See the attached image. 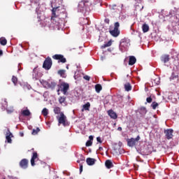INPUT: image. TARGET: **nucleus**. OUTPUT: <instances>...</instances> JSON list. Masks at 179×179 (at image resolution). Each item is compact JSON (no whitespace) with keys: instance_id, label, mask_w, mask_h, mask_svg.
<instances>
[{"instance_id":"f257e3e1","label":"nucleus","mask_w":179,"mask_h":179,"mask_svg":"<svg viewBox=\"0 0 179 179\" xmlns=\"http://www.w3.org/2000/svg\"><path fill=\"white\" fill-rule=\"evenodd\" d=\"M57 94L59 96L60 92L64 94V96H68L69 90V83L63 82L57 85Z\"/></svg>"},{"instance_id":"f03ea898","label":"nucleus","mask_w":179,"mask_h":179,"mask_svg":"<svg viewBox=\"0 0 179 179\" xmlns=\"http://www.w3.org/2000/svg\"><path fill=\"white\" fill-rule=\"evenodd\" d=\"M58 10V8H53L52 10V17H51V22L53 23V24H55V26L59 25V17L57 15L55 12Z\"/></svg>"},{"instance_id":"7ed1b4c3","label":"nucleus","mask_w":179,"mask_h":179,"mask_svg":"<svg viewBox=\"0 0 179 179\" xmlns=\"http://www.w3.org/2000/svg\"><path fill=\"white\" fill-rule=\"evenodd\" d=\"M120 22H117L114 24V29L110 30L109 33L113 37H118L120 36Z\"/></svg>"},{"instance_id":"20e7f679","label":"nucleus","mask_w":179,"mask_h":179,"mask_svg":"<svg viewBox=\"0 0 179 179\" xmlns=\"http://www.w3.org/2000/svg\"><path fill=\"white\" fill-rule=\"evenodd\" d=\"M51 66H52V60L51 59V57H48L43 62V69H45V71H50Z\"/></svg>"},{"instance_id":"39448f33","label":"nucleus","mask_w":179,"mask_h":179,"mask_svg":"<svg viewBox=\"0 0 179 179\" xmlns=\"http://www.w3.org/2000/svg\"><path fill=\"white\" fill-rule=\"evenodd\" d=\"M141 141V136L138 135L136 138H127V146H129V148H134L138 142Z\"/></svg>"},{"instance_id":"423d86ee","label":"nucleus","mask_w":179,"mask_h":179,"mask_svg":"<svg viewBox=\"0 0 179 179\" xmlns=\"http://www.w3.org/2000/svg\"><path fill=\"white\" fill-rule=\"evenodd\" d=\"M131 45V43H129V40L127 38H123L120 41V49L121 51H124V50H127L129 46Z\"/></svg>"},{"instance_id":"0eeeda50","label":"nucleus","mask_w":179,"mask_h":179,"mask_svg":"<svg viewBox=\"0 0 179 179\" xmlns=\"http://www.w3.org/2000/svg\"><path fill=\"white\" fill-rule=\"evenodd\" d=\"M52 58L58 61V62H62V64H65V62H66V58H65L62 55L56 54L52 56Z\"/></svg>"},{"instance_id":"6e6552de","label":"nucleus","mask_w":179,"mask_h":179,"mask_svg":"<svg viewBox=\"0 0 179 179\" xmlns=\"http://www.w3.org/2000/svg\"><path fill=\"white\" fill-rule=\"evenodd\" d=\"M87 3H89V1L87 0H82L81 1L79 2L78 8L81 12H83V10H85L86 8L89 6Z\"/></svg>"},{"instance_id":"1a4fd4ad","label":"nucleus","mask_w":179,"mask_h":179,"mask_svg":"<svg viewBox=\"0 0 179 179\" xmlns=\"http://www.w3.org/2000/svg\"><path fill=\"white\" fill-rule=\"evenodd\" d=\"M164 134L166 139H173V134H174V130H173V129H165Z\"/></svg>"},{"instance_id":"9d476101","label":"nucleus","mask_w":179,"mask_h":179,"mask_svg":"<svg viewBox=\"0 0 179 179\" xmlns=\"http://www.w3.org/2000/svg\"><path fill=\"white\" fill-rule=\"evenodd\" d=\"M20 166L21 167V169H27V167H29V160L27 159H22L20 162Z\"/></svg>"},{"instance_id":"9b49d317","label":"nucleus","mask_w":179,"mask_h":179,"mask_svg":"<svg viewBox=\"0 0 179 179\" xmlns=\"http://www.w3.org/2000/svg\"><path fill=\"white\" fill-rule=\"evenodd\" d=\"M59 124H62L63 125H65L66 122V116L64 114V113H60V117L58 119Z\"/></svg>"},{"instance_id":"f8f14e48","label":"nucleus","mask_w":179,"mask_h":179,"mask_svg":"<svg viewBox=\"0 0 179 179\" xmlns=\"http://www.w3.org/2000/svg\"><path fill=\"white\" fill-rule=\"evenodd\" d=\"M12 138H13V134L10 132V130L8 129L6 134V139L8 143H12Z\"/></svg>"},{"instance_id":"ddd939ff","label":"nucleus","mask_w":179,"mask_h":179,"mask_svg":"<svg viewBox=\"0 0 179 179\" xmlns=\"http://www.w3.org/2000/svg\"><path fill=\"white\" fill-rule=\"evenodd\" d=\"M38 159V154L37 152H34L31 159V166H36V160Z\"/></svg>"},{"instance_id":"4468645a","label":"nucleus","mask_w":179,"mask_h":179,"mask_svg":"<svg viewBox=\"0 0 179 179\" xmlns=\"http://www.w3.org/2000/svg\"><path fill=\"white\" fill-rule=\"evenodd\" d=\"M108 114L109 117H110V118H112L113 120H117V118H118L117 113L115 112H114V110H109L108 111Z\"/></svg>"},{"instance_id":"2eb2a0df","label":"nucleus","mask_w":179,"mask_h":179,"mask_svg":"<svg viewBox=\"0 0 179 179\" xmlns=\"http://www.w3.org/2000/svg\"><path fill=\"white\" fill-rule=\"evenodd\" d=\"M138 113L143 117L146 115V113H148V110L146 109V107L142 106L138 109Z\"/></svg>"},{"instance_id":"dca6fc26","label":"nucleus","mask_w":179,"mask_h":179,"mask_svg":"<svg viewBox=\"0 0 179 179\" xmlns=\"http://www.w3.org/2000/svg\"><path fill=\"white\" fill-rule=\"evenodd\" d=\"M161 61L164 63V64H166V62H169V61H170V55H164V56H162L161 57Z\"/></svg>"},{"instance_id":"f3484780","label":"nucleus","mask_w":179,"mask_h":179,"mask_svg":"<svg viewBox=\"0 0 179 179\" xmlns=\"http://www.w3.org/2000/svg\"><path fill=\"white\" fill-rule=\"evenodd\" d=\"M136 63V57L134 56H129V65H135Z\"/></svg>"},{"instance_id":"a211bd4d","label":"nucleus","mask_w":179,"mask_h":179,"mask_svg":"<svg viewBox=\"0 0 179 179\" xmlns=\"http://www.w3.org/2000/svg\"><path fill=\"white\" fill-rule=\"evenodd\" d=\"M86 162L88 166H93L96 163V159L94 158H87Z\"/></svg>"},{"instance_id":"6ab92c4d","label":"nucleus","mask_w":179,"mask_h":179,"mask_svg":"<svg viewBox=\"0 0 179 179\" xmlns=\"http://www.w3.org/2000/svg\"><path fill=\"white\" fill-rule=\"evenodd\" d=\"M105 166L108 169H112V167H114V164H113V162H111V160H109V159L106 161Z\"/></svg>"},{"instance_id":"aec40b11","label":"nucleus","mask_w":179,"mask_h":179,"mask_svg":"<svg viewBox=\"0 0 179 179\" xmlns=\"http://www.w3.org/2000/svg\"><path fill=\"white\" fill-rule=\"evenodd\" d=\"M7 108H8V101H6V99H4L1 103V110H3V111H5V110H7Z\"/></svg>"},{"instance_id":"412c9836","label":"nucleus","mask_w":179,"mask_h":179,"mask_svg":"<svg viewBox=\"0 0 179 179\" xmlns=\"http://www.w3.org/2000/svg\"><path fill=\"white\" fill-rule=\"evenodd\" d=\"M22 115L24 117H29L31 115V113H30V110L29 109L24 110L21 112Z\"/></svg>"},{"instance_id":"4be33fe9","label":"nucleus","mask_w":179,"mask_h":179,"mask_svg":"<svg viewBox=\"0 0 179 179\" xmlns=\"http://www.w3.org/2000/svg\"><path fill=\"white\" fill-rule=\"evenodd\" d=\"M90 108V102H87L86 104H84L83 106V109H82V111H89Z\"/></svg>"},{"instance_id":"5701e85b","label":"nucleus","mask_w":179,"mask_h":179,"mask_svg":"<svg viewBox=\"0 0 179 179\" xmlns=\"http://www.w3.org/2000/svg\"><path fill=\"white\" fill-rule=\"evenodd\" d=\"M113 44V41L110 40L106 43L101 46V48L103 50L104 48H107V47H110Z\"/></svg>"},{"instance_id":"b1692460","label":"nucleus","mask_w":179,"mask_h":179,"mask_svg":"<svg viewBox=\"0 0 179 179\" xmlns=\"http://www.w3.org/2000/svg\"><path fill=\"white\" fill-rule=\"evenodd\" d=\"M124 89L126 92H131V90H132V86H131V84L129 83H127L124 85Z\"/></svg>"},{"instance_id":"393cba45","label":"nucleus","mask_w":179,"mask_h":179,"mask_svg":"<svg viewBox=\"0 0 179 179\" xmlns=\"http://www.w3.org/2000/svg\"><path fill=\"white\" fill-rule=\"evenodd\" d=\"M142 30L144 33H148V31H149V25H148V24H143L142 26Z\"/></svg>"},{"instance_id":"a878e982","label":"nucleus","mask_w":179,"mask_h":179,"mask_svg":"<svg viewBox=\"0 0 179 179\" xmlns=\"http://www.w3.org/2000/svg\"><path fill=\"white\" fill-rule=\"evenodd\" d=\"M7 43H8V41L5 37L0 38V44L1 45H6Z\"/></svg>"},{"instance_id":"bb28decb","label":"nucleus","mask_w":179,"mask_h":179,"mask_svg":"<svg viewBox=\"0 0 179 179\" xmlns=\"http://www.w3.org/2000/svg\"><path fill=\"white\" fill-rule=\"evenodd\" d=\"M102 89H103V87H101V85L96 84L95 85V90H96V93H100V92H101Z\"/></svg>"},{"instance_id":"cd10ccee","label":"nucleus","mask_w":179,"mask_h":179,"mask_svg":"<svg viewBox=\"0 0 179 179\" xmlns=\"http://www.w3.org/2000/svg\"><path fill=\"white\" fill-rule=\"evenodd\" d=\"M179 76L178 74H176L175 73H172L171 77H170V80H176V79H178Z\"/></svg>"},{"instance_id":"c85d7f7f","label":"nucleus","mask_w":179,"mask_h":179,"mask_svg":"<svg viewBox=\"0 0 179 179\" xmlns=\"http://www.w3.org/2000/svg\"><path fill=\"white\" fill-rule=\"evenodd\" d=\"M6 111L8 114H12L15 111L13 106L7 107Z\"/></svg>"},{"instance_id":"c756f323","label":"nucleus","mask_w":179,"mask_h":179,"mask_svg":"<svg viewBox=\"0 0 179 179\" xmlns=\"http://www.w3.org/2000/svg\"><path fill=\"white\" fill-rule=\"evenodd\" d=\"M66 100V97H65V96H59V103L60 104H62L63 103H65Z\"/></svg>"},{"instance_id":"7c9ffc66","label":"nucleus","mask_w":179,"mask_h":179,"mask_svg":"<svg viewBox=\"0 0 179 179\" xmlns=\"http://www.w3.org/2000/svg\"><path fill=\"white\" fill-rule=\"evenodd\" d=\"M13 83H14V85L16 86L17 85V77L13 76L11 79Z\"/></svg>"},{"instance_id":"2f4dec72","label":"nucleus","mask_w":179,"mask_h":179,"mask_svg":"<svg viewBox=\"0 0 179 179\" xmlns=\"http://www.w3.org/2000/svg\"><path fill=\"white\" fill-rule=\"evenodd\" d=\"M49 87L52 90H54L55 89V87H57V84L55 82H51L50 84H49Z\"/></svg>"},{"instance_id":"473e14b6","label":"nucleus","mask_w":179,"mask_h":179,"mask_svg":"<svg viewBox=\"0 0 179 179\" xmlns=\"http://www.w3.org/2000/svg\"><path fill=\"white\" fill-rule=\"evenodd\" d=\"M55 114H61V108L60 107H55L53 110Z\"/></svg>"},{"instance_id":"72a5a7b5","label":"nucleus","mask_w":179,"mask_h":179,"mask_svg":"<svg viewBox=\"0 0 179 179\" xmlns=\"http://www.w3.org/2000/svg\"><path fill=\"white\" fill-rule=\"evenodd\" d=\"M42 114L44 117H47L48 115V109L44 108L42 110Z\"/></svg>"},{"instance_id":"f704fd0d","label":"nucleus","mask_w":179,"mask_h":179,"mask_svg":"<svg viewBox=\"0 0 179 179\" xmlns=\"http://www.w3.org/2000/svg\"><path fill=\"white\" fill-rule=\"evenodd\" d=\"M158 106H159V103H157V102H156V101L152 102L151 104V107L153 110H156V108H157Z\"/></svg>"},{"instance_id":"c9c22d12","label":"nucleus","mask_w":179,"mask_h":179,"mask_svg":"<svg viewBox=\"0 0 179 179\" xmlns=\"http://www.w3.org/2000/svg\"><path fill=\"white\" fill-rule=\"evenodd\" d=\"M39 131H40V128H38V127H37L36 129H33L32 135H37V134H38Z\"/></svg>"},{"instance_id":"e433bc0d","label":"nucleus","mask_w":179,"mask_h":179,"mask_svg":"<svg viewBox=\"0 0 179 179\" xmlns=\"http://www.w3.org/2000/svg\"><path fill=\"white\" fill-rule=\"evenodd\" d=\"M86 146L89 147V146H92V145H93V141H90L88 140L87 142H86Z\"/></svg>"},{"instance_id":"4c0bfd02","label":"nucleus","mask_w":179,"mask_h":179,"mask_svg":"<svg viewBox=\"0 0 179 179\" xmlns=\"http://www.w3.org/2000/svg\"><path fill=\"white\" fill-rule=\"evenodd\" d=\"M58 73H59V76H64V75H65V71H64V70H59V71H58Z\"/></svg>"},{"instance_id":"58836bf2","label":"nucleus","mask_w":179,"mask_h":179,"mask_svg":"<svg viewBox=\"0 0 179 179\" xmlns=\"http://www.w3.org/2000/svg\"><path fill=\"white\" fill-rule=\"evenodd\" d=\"M83 79H85V80H90V76H83Z\"/></svg>"},{"instance_id":"ea45409f","label":"nucleus","mask_w":179,"mask_h":179,"mask_svg":"<svg viewBox=\"0 0 179 179\" xmlns=\"http://www.w3.org/2000/svg\"><path fill=\"white\" fill-rule=\"evenodd\" d=\"M146 101H147V103H151L152 101V97H150V96L148 97L146 99Z\"/></svg>"},{"instance_id":"a19ab883","label":"nucleus","mask_w":179,"mask_h":179,"mask_svg":"<svg viewBox=\"0 0 179 179\" xmlns=\"http://www.w3.org/2000/svg\"><path fill=\"white\" fill-rule=\"evenodd\" d=\"M104 22H105V23H106L107 24H110V19L106 18V19L104 20Z\"/></svg>"},{"instance_id":"79ce46f5","label":"nucleus","mask_w":179,"mask_h":179,"mask_svg":"<svg viewBox=\"0 0 179 179\" xmlns=\"http://www.w3.org/2000/svg\"><path fill=\"white\" fill-rule=\"evenodd\" d=\"M96 141H97V142H99V143H103V141H101V138H100V137H97V138H96Z\"/></svg>"},{"instance_id":"37998d69","label":"nucleus","mask_w":179,"mask_h":179,"mask_svg":"<svg viewBox=\"0 0 179 179\" xmlns=\"http://www.w3.org/2000/svg\"><path fill=\"white\" fill-rule=\"evenodd\" d=\"M115 9H117V5L114 4L112 6V10H115Z\"/></svg>"},{"instance_id":"c03bdc74","label":"nucleus","mask_w":179,"mask_h":179,"mask_svg":"<svg viewBox=\"0 0 179 179\" xmlns=\"http://www.w3.org/2000/svg\"><path fill=\"white\" fill-rule=\"evenodd\" d=\"M83 171V165L80 166V173H82Z\"/></svg>"},{"instance_id":"a18cd8bd","label":"nucleus","mask_w":179,"mask_h":179,"mask_svg":"<svg viewBox=\"0 0 179 179\" xmlns=\"http://www.w3.org/2000/svg\"><path fill=\"white\" fill-rule=\"evenodd\" d=\"M89 139H90L89 141H93V136H90Z\"/></svg>"},{"instance_id":"49530a36","label":"nucleus","mask_w":179,"mask_h":179,"mask_svg":"<svg viewBox=\"0 0 179 179\" xmlns=\"http://www.w3.org/2000/svg\"><path fill=\"white\" fill-rule=\"evenodd\" d=\"M20 136H24V134H23V132H20Z\"/></svg>"},{"instance_id":"de8ad7c7","label":"nucleus","mask_w":179,"mask_h":179,"mask_svg":"<svg viewBox=\"0 0 179 179\" xmlns=\"http://www.w3.org/2000/svg\"><path fill=\"white\" fill-rule=\"evenodd\" d=\"M3 55V52L0 49V57Z\"/></svg>"},{"instance_id":"09e8293b","label":"nucleus","mask_w":179,"mask_h":179,"mask_svg":"<svg viewBox=\"0 0 179 179\" xmlns=\"http://www.w3.org/2000/svg\"><path fill=\"white\" fill-rule=\"evenodd\" d=\"M117 131H122V127H118Z\"/></svg>"},{"instance_id":"8fccbe9b","label":"nucleus","mask_w":179,"mask_h":179,"mask_svg":"<svg viewBox=\"0 0 179 179\" xmlns=\"http://www.w3.org/2000/svg\"><path fill=\"white\" fill-rule=\"evenodd\" d=\"M36 69L35 68V69H34V70H33V73H36Z\"/></svg>"},{"instance_id":"3c124183","label":"nucleus","mask_w":179,"mask_h":179,"mask_svg":"<svg viewBox=\"0 0 179 179\" xmlns=\"http://www.w3.org/2000/svg\"><path fill=\"white\" fill-rule=\"evenodd\" d=\"M99 150H103V147H99Z\"/></svg>"},{"instance_id":"603ef678","label":"nucleus","mask_w":179,"mask_h":179,"mask_svg":"<svg viewBox=\"0 0 179 179\" xmlns=\"http://www.w3.org/2000/svg\"><path fill=\"white\" fill-rule=\"evenodd\" d=\"M77 163H79V161H77Z\"/></svg>"},{"instance_id":"864d4df0","label":"nucleus","mask_w":179,"mask_h":179,"mask_svg":"<svg viewBox=\"0 0 179 179\" xmlns=\"http://www.w3.org/2000/svg\"><path fill=\"white\" fill-rule=\"evenodd\" d=\"M134 1H139V0H134Z\"/></svg>"},{"instance_id":"5fc2aeb1","label":"nucleus","mask_w":179,"mask_h":179,"mask_svg":"<svg viewBox=\"0 0 179 179\" xmlns=\"http://www.w3.org/2000/svg\"><path fill=\"white\" fill-rule=\"evenodd\" d=\"M178 100H179V96H178Z\"/></svg>"}]
</instances>
